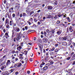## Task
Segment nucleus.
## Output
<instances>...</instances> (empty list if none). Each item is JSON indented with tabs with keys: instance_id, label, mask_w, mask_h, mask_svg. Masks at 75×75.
Wrapping results in <instances>:
<instances>
[{
	"instance_id": "f257e3e1",
	"label": "nucleus",
	"mask_w": 75,
	"mask_h": 75,
	"mask_svg": "<svg viewBox=\"0 0 75 75\" xmlns=\"http://www.w3.org/2000/svg\"><path fill=\"white\" fill-rule=\"evenodd\" d=\"M10 60H7V62H6V67H8L9 65L11 64V62H10Z\"/></svg>"
},
{
	"instance_id": "f03ea898",
	"label": "nucleus",
	"mask_w": 75,
	"mask_h": 75,
	"mask_svg": "<svg viewBox=\"0 0 75 75\" xmlns=\"http://www.w3.org/2000/svg\"><path fill=\"white\" fill-rule=\"evenodd\" d=\"M38 45L40 48V51H42V46L40 45V43H38Z\"/></svg>"
},
{
	"instance_id": "7ed1b4c3",
	"label": "nucleus",
	"mask_w": 75,
	"mask_h": 75,
	"mask_svg": "<svg viewBox=\"0 0 75 75\" xmlns=\"http://www.w3.org/2000/svg\"><path fill=\"white\" fill-rule=\"evenodd\" d=\"M20 7V4H16V6L15 7V9L18 8Z\"/></svg>"
},
{
	"instance_id": "20e7f679",
	"label": "nucleus",
	"mask_w": 75,
	"mask_h": 75,
	"mask_svg": "<svg viewBox=\"0 0 75 75\" xmlns=\"http://www.w3.org/2000/svg\"><path fill=\"white\" fill-rule=\"evenodd\" d=\"M69 31H70V32L71 33L72 32L74 31L73 29H72V27L71 26H70L69 28Z\"/></svg>"
},
{
	"instance_id": "39448f33",
	"label": "nucleus",
	"mask_w": 75,
	"mask_h": 75,
	"mask_svg": "<svg viewBox=\"0 0 75 75\" xmlns=\"http://www.w3.org/2000/svg\"><path fill=\"white\" fill-rule=\"evenodd\" d=\"M47 8H48V10H51L52 9V7L51 6H47Z\"/></svg>"
},
{
	"instance_id": "423d86ee",
	"label": "nucleus",
	"mask_w": 75,
	"mask_h": 75,
	"mask_svg": "<svg viewBox=\"0 0 75 75\" xmlns=\"http://www.w3.org/2000/svg\"><path fill=\"white\" fill-rule=\"evenodd\" d=\"M5 23L6 24H9V19H8L7 18L6 19Z\"/></svg>"
},
{
	"instance_id": "0eeeda50",
	"label": "nucleus",
	"mask_w": 75,
	"mask_h": 75,
	"mask_svg": "<svg viewBox=\"0 0 75 75\" xmlns=\"http://www.w3.org/2000/svg\"><path fill=\"white\" fill-rule=\"evenodd\" d=\"M62 41H66L67 39V37H62Z\"/></svg>"
},
{
	"instance_id": "6e6552de",
	"label": "nucleus",
	"mask_w": 75,
	"mask_h": 75,
	"mask_svg": "<svg viewBox=\"0 0 75 75\" xmlns=\"http://www.w3.org/2000/svg\"><path fill=\"white\" fill-rule=\"evenodd\" d=\"M43 41L44 42H45V43H47V38H44L43 39Z\"/></svg>"
},
{
	"instance_id": "1a4fd4ad",
	"label": "nucleus",
	"mask_w": 75,
	"mask_h": 75,
	"mask_svg": "<svg viewBox=\"0 0 75 75\" xmlns=\"http://www.w3.org/2000/svg\"><path fill=\"white\" fill-rule=\"evenodd\" d=\"M9 75V73L8 72L6 71L5 73H4L3 75Z\"/></svg>"
},
{
	"instance_id": "9d476101",
	"label": "nucleus",
	"mask_w": 75,
	"mask_h": 75,
	"mask_svg": "<svg viewBox=\"0 0 75 75\" xmlns=\"http://www.w3.org/2000/svg\"><path fill=\"white\" fill-rule=\"evenodd\" d=\"M21 39V36H20L19 35L18 37H17L16 38V41H18L19 40H20Z\"/></svg>"
},
{
	"instance_id": "9b49d317",
	"label": "nucleus",
	"mask_w": 75,
	"mask_h": 75,
	"mask_svg": "<svg viewBox=\"0 0 75 75\" xmlns=\"http://www.w3.org/2000/svg\"><path fill=\"white\" fill-rule=\"evenodd\" d=\"M37 25H35V24H33L32 26H31V28H35V27H37Z\"/></svg>"
},
{
	"instance_id": "f8f14e48",
	"label": "nucleus",
	"mask_w": 75,
	"mask_h": 75,
	"mask_svg": "<svg viewBox=\"0 0 75 75\" xmlns=\"http://www.w3.org/2000/svg\"><path fill=\"white\" fill-rule=\"evenodd\" d=\"M17 49L18 51H20L21 49V46H19V47H17Z\"/></svg>"
},
{
	"instance_id": "ddd939ff",
	"label": "nucleus",
	"mask_w": 75,
	"mask_h": 75,
	"mask_svg": "<svg viewBox=\"0 0 75 75\" xmlns=\"http://www.w3.org/2000/svg\"><path fill=\"white\" fill-rule=\"evenodd\" d=\"M48 66H45V67H44L43 68V70H44L45 71V70H47V69L48 68Z\"/></svg>"
},
{
	"instance_id": "4468645a",
	"label": "nucleus",
	"mask_w": 75,
	"mask_h": 75,
	"mask_svg": "<svg viewBox=\"0 0 75 75\" xmlns=\"http://www.w3.org/2000/svg\"><path fill=\"white\" fill-rule=\"evenodd\" d=\"M66 19H67L69 22H71V19L69 18V17H67L66 18Z\"/></svg>"
},
{
	"instance_id": "2eb2a0df",
	"label": "nucleus",
	"mask_w": 75,
	"mask_h": 75,
	"mask_svg": "<svg viewBox=\"0 0 75 75\" xmlns=\"http://www.w3.org/2000/svg\"><path fill=\"white\" fill-rule=\"evenodd\" d=\"M49 62L50 63L51 65H53V64H54V62L52 60H50Z\"/></svg>"
},
{
	"instance_id": "dca6fc26",
	"label": "nucleus",
	"mask_w": 75,
	"mask_h": 75,
	"mask_svg": "<svg viewBox=\"0 0 75 75\" xmlns=\"http://www.w3.org/2000/svg\"><path fill=\"white\" fill-rule=\"evenodd\" d=\"M16 28V32H19V31H20V30L19 28H18L17 27H16V28Z\"/></svg>"
},
{
	"instance_id": "f3484780",
	"label": "nucleus",
	"mask_w": 75,
	"mask_h": 75,
	"mask_svg": "<svg viewBox=\"0 0 75 75\" xmlns=\"http://www.w3.org/2000/svg\"><path fill=\"white\" fill-rule=\"evenodd\" d=\"M51 16L50 15H47L46 16V18H51Z\"/></svg>"
},
{
	"instance_id": "a211bd4d",
	"label": "nucleus",
	"mask_w": 75,
	"mask_h": 75,
	"mask_svg": "<svg viewBox=\"0 0 75 75\" xmlns=\"http://www.w3.org/2000/svg\"><path fill=\"white\" fill-rule=\"evenodd\" d=\"M25 41H26V42H27L28 41H29V39H28V38L27 37H26L25 38Z\"/></svg>"
},
{
	"instance_id": "6ab92c4d",
	"label": "nucleus",
	"mask_w": 75,
	"mask_h": 75,
	"mask_svg": "<svg viewBox=\"0 0 75 75\" xmlns=\"http://www.w3.org/2000/svg\"><path fill=\"white\" fill-rule=\"evenodd\" d=\"M57 34L58 35H60L61 34V31H58L57 32Z\"/></svg>"
},
{
	"instance_id": "aec40b11",
	"label": "nucleus",
	"mask_w": 75,
	"mask_h": 75,
	"mask_svg": "<svg viewBox=\"0 0 75 75\" xmlns=\"http://www.w3.org/2000/svg\"><path fill=\"white\" fill-rule=\"evenodd\" d=\"M16 32V30L14 29L13 30V34H14L15 32Z\"/></svg>"
},
{
	"instance_id": "412c9836",
	"label": "nucleus",
	"mask_w": 75,
	"mask_h": 75,
	"mask_svg": "<svg viewBox=\"0 0 75 75\" xmlns=\"http://www.w3.org/2000/svg\"><path fill=\"white\" fill-rule=\"evenodd\" d=\"M23 17H26L27 16V14L25 13H23Z\"/></svg>"
},
{
	"instance_id": "4be33fe9",
	"label": "nucleus",
	"mask_w": 75,
	"mask_h": 75,
	"mask_svg": "<svg viewBox=\"0 0 75 75\" xmlns=\"http://www.w3.org/2000/svg\"><path fill=\"white\" fill-rule=\"evenodd\" d=\"M22 65V64L21 63H20L19 64H18V66H17V67L18 68L19 67H21V66Z\"/></svg>"
},
{
	"instance_id": "5701e85b",
	"label": "nucleus",
	"mask_w": 75,
	"mask_h": 75,
	"mask_svg": "<svg viewBox=\"0 0 75 75\" xmlns=\"http://www.w3.org/2000/svg\"><path fill=\"white\" fill-rule=\"evenodd\" d=\"M33 20V19L32 18H31L28 20L29 21H30L31 22H32Z\"/></svg>"
},
{
	"instance_id": "b1692460",
	"label": "nucleus",
	"mask_w": 75,
	"mask_h": 75,
	"mask_svg": "<svg viewBox=\"0 0 75 75\" xmlns=\"http://www.w3.org/2000/svg\"><path fill=\"white\" fill-rule=\"evenodd\" d=\"M48 59V56H46L45 57V61H47Z\"/></svg>"
},
{
	"instance_id": "393cba45",
	"label": "nucleus",
	"mask_w": 75,
	"mask_h": 75,
	"mask_svg": "<svg viewBox=\"0 0 75 75\" xmlns=\"http://www.w3.org/2000/svg\"><path fill=\"white\" fill-rule=\"evenodd\" d=\"M14 69H11V70H10L9 71L10 72H11V73L12 72H13V71H14Z\"/></svg>"
},
{
	"instance_id": "a878e982",
	"label": "nucleus",
	"mask_w": 75,
	"mask_h": 75,
	"mask_svg": "<svg viewBox=\"0 0 75 75\" xmlns=\"http://www.w3.org/2000/svg\"><path fill=\"white\" fill-rule=\"evenodd\" d=\"M24 34L25 35H27V34H28V32H25L24 33Z\"/></svg>"
},
{
	"instance_id": "bb28decb",
	"label": "nucleus",
	"mask_w": 75,
	"mask_h": 75,
	"mask_svg": "<svg viewBox=\"0 0 75 75\" xmlns=\"http://www.w3.org/2000/svg\"><path fill=\"white\" fill-rule=\"evenodd\" d=\"M44 34L45 35V37H46L47 36L46 35H47V32H46L44 31Z\"/></svg>"
},
{
	"instance_id": "cd10ccee",
	"label": "nucleus",
	"mask_w": 75,
	"mask_h": 75,
	"mask_svg": "<svg viewBox=\"0 0 75 75\" xmlns=\"http://www.w3.org/2000/svg\"><path fill=\"white\" fill-rule=\"evenodd\" d=\"M34 13V11H31L30 13V16H31V15L32 14H33V13Z\"/></svg>"
},
{
	"instance_id": "c85d7f7f",
	"label": "nucleus",
	"mask_w": 75,
	"mask_h": 75,
	"mask_svg": "<svg viewBox=\"0 0 75 75\" xmlns=\"http://www.w3.org/2000/svg\"><path fill=\"white\" fill-rule=\"evenodd\" d=\"M72 59L73 60L75 59V55L74 54L72 56Z\"/></svg>"
},
{
	"instance_id": "c756f323",
	"label": "nucleus",
	"mask_w": 75,
	"mask_h": 75,
	"mask_svg": "<svg viewBox=\"0 0 75 75\" xmlns=\"http://www.w3.org/2000/svg\"><path fill=\"white\" fill-rule=\"evenodd\" d=\"M46 32H47V33H49V31H50L49 29H47L46 30Z\"/></svg>"
},
{
	"instance_id": "7c9ffc66",
	"label": "nucleus",
	"mask_w": 75,
	"mask_h": 75,
	"mask_svg": "<svg viewBox=\"0 0 75 75\" xmlns=\"http://www.w3.org/2000/svg\"><path fill=\"white\" fill-rule=\"evenodd\" d=\"M58 16V15H55L54 17V19H57V16Z\"/></svg>"
},
{
	"instance_id": "2f4dec72",
	"label": "nucleus",
	"mask_w": 75,
	"mask_h": 75,
	"mask_svg": "<svg viewBox=\"0 0 75 75\" xmlns=\"http://www.w3.org/2000/svg\"><path fill=\"white\" fill-rule=\"evenodd\" d=\"M50 65H51V64L50 63H47L46 64V65H47V67H50Z\"/></svg>"
},
{
	"instance_id": "473e14b6",
	"label": "nucleus",
	"mask_w": 75,
	"mask_h": 75,
	"mask_svg": "<svg viewBox=\"0 0 75 75\" xmlns=\"http://www.w3.org/2000/svg\"><path fill=\"white\" fill-rule=\"evenodd\" d=\"M63 45H64V46H66V45H67V43L66 42H64V43H63Z\"/></svg>"
},
{
	"instance_id": "72a5a7b5",
	"label": "nucleus",
	"mask_w": 75,
	"mask_h": 75,
	"mask_svg": "<svg viewBox=\"0 0 75 75\" xmlns=\"http://www.w3.org/2000/svg\"><path fill=\"white\" fill-rule=\"evenodd\" d=\"M51 31L52 34H54V33H55V30H52Z\"/></svg>"
},
{
	"instance_id": "f704fd0d",
	"label": "nucleus",
	"mask_w": 75,
	"mask_h": 75,
	"mask_svg": "<svg viewBox=\"0 0 75 75\" xmlns=\"http://www.w3.org/2000/svg\"><path fill=\"white\" fill-rule=\"evenodd\" d=\"M71 57H67V58L66 59L67 60H69L70 59H71Z\"/></svg>"
},
{
	"instance_id": "c9c22d12",
	"label": "nucleus",
	"mask_w": 75,
	"mask_h": 75,
	"mask_svg": "<svg viewBox=\"0 0 75 75\" xmlns=\"http://www.w3.org/2000/svg\"><path fill=\"white\" fill-rule=\"evenodd\" d=\"M38 14H39L37 13L34 15V17H37L38 16Z\"/></svg>"
},
{
	"instance_id": "e433bc0d",
	"label": "nucleus",
	"mask_w": 75,
	"mask_h": 75,
	"mask_svg": "<svg viewBox=\"0 0 75 75\" xmlns=\"http://www.w3.org/2000/svg\"><path fill=\"white\" fill-rule=\"evenodd\" d=\"M9 25H12V21H10Z\"/></svg>"
},
{
	"instance_id": "4c0bfd02",
	"label": "nucleus",
	"mask_w": 75,
	"mask_h": 75,
	"mask_svg": "<svg viewBox=\"0 0 75 75\" xmlns=\"http://www.w3.org/2000/svg\"><path fill=\"white\" fill-rule=\"evenodd\" d=\"M73 54H74V52H72L71 53L70 55H71V56H72V55H73Z\"/></svg>"
},
{
	"instance_id": "58836bf2",
	"label": "nucleus",
	"mask_w": 75,
	"mask_h": 75,
	"mask_svg": "<svg viewBox=\"0 0 75 75\" xmlns=\"http://www.w3.org/2000/svg\"><path fill=\"white\" fill-rule=\"evenodd\" d=\"M18 64H15V65L13 66L14 68H15V67L18 66Z\"/></svg>"
},
{
	"instance_id": "ea45409f",
	"label": "nucleus",
	"mask_w": 75,
	"mask_h": 75,
	"mask_svg": "<svg viewBox=\"0 0 75 75\" xmlns=\"http://www.w3.org/2000/svg\"><path fill=\"white\" fill-rule=\"evenodd\" d=\"M9 27H10V26L8 25H6V28H9Z\"/></svg>"
},
{
	"instance_id": "a19ab883",
	"label": "nucleus",
	"mask_w": 75,
	"mask_h": 75,
	"mask_svg": "<svg viewBox=\"0 0 75 75\" xmlns=\"http://www.w3.org/2000/svg\"><path fill=\"white\" fill-rule=\"evenodd\" d=\"M24 52H25V55H27V52L26 50H25Z\"/></svg>"
},
{
	"instance_id": "79ce46f5",
	"label": "nucleus",
	"mask_w": 75,
	"mask_h": 75,
	"mask_svg": "<svg viewBox=\"0 0 75 75\" xmlns=\"http://www.w3.org/2000/svg\"><path fill=\"white\" fill-rule=\"evenodd\" d=\"M55 50V48L54 47H53L52 49H51V51H53Z\"/></svg>"
},
{
	"instance_id": "37998d69",
	"label": "nucleus",
	"mask_w": 75,
	"mask_h": 75,
	"mask_svg": "<svg viewBox=\"0 0 75 75\" xmlns=\"http://www.w3.org/2000/svg\"><path fill=\"white\" fill-rule=\"evenodd\" d=\"M54 54V52H51L50 53V54L51 55H52Z\"/></svg>"
},
{
	"instance_id": "c03bdc74",
	"label": "nucleus",
	"mask_w": 75,
	"mask_h": 75,
	"mask_svg": "<svg viewBox=\"0 0 75 75\" xmlns=\"http://www.w3.org/2000/svg\"><path fill=\"white\" fill-rule=\"evenodd\" d=\"M12 16H13V17H15L16 16V15L15 14L13 13L12 15Z\"/></svg>"
},
{
	"instance_id": "a18cd8bd",
	"label": "nucleus",
	"mask_w": 75,
	"mask_h": 75,
	"mask_svg": "<svg viewBox=\"0 0 75 75\" xmlns=\"http://www.w3.org/2000/svg\"><path fill=\"white\" fill-rule=\"evenodd\" d=\"M25 28L26 30H28V27H27V26H25Z\"/></svg>"
},
{
	"instance_id": "49530a36",
	"label": "nucleus",
	"mask_w": 75,
	"mask_h": 75,
	"mask_svg": "<svg viewBox=\"0 0 75 75\" xmlns=\"http://www.w3.org/2000/svg\"><path fill=\"white\" fill-rule=\"evenodd\" d=\"M5 37L6 39H7V38H8V37H9V36L8 35H7V36H6Z\"/></svg>"
},
{
	"instance_id": "de8ad7c7",
	"label": "nucleus",
	"mask_w": 75,
	"mask_h": 75,
	"mask_svg": "<svg viewBox=\"0 0 75 75\" xmlns=\"http://www.w3.org/2000/svg\"><path fill=\"white\" fill-rule=\"evenodd\" d=\"M55 2H54V4H55V5H57V1H55Z\"/></svg>"
},
{
	"instance_id": "09e8293b",
	"label": "nucleus",
	"mask_w": 75,
	"mask_h": 75,
	"mask_svg": "<svg viewBox=\"0 0 75 75\" xmlns=\"http://www.w3.org/2000/svg\"><path fill=\"white\" fill-rule=\"evenodd\" d=\"M58 51V50L57 49H56L55 50V52H57Z\"/></svg>"
},
{
	"instance_id": "8fccbe9b",
	"label": "nucleus",
	"mask_w": 75,
	"mask_h": 75,
	"mask_svg": "<svg viewBox=\"0 0 75 75\" xmlns=\"http://www.w3.org/2000/svg\"><path fill=\"white\" fill-rule=\"evenodd\" d=\"M72 65H75V61H74L73 62Z\"/></svg>"
},
{
	"instance_id": "3c124183",
	"label": "nucleus",
	"mask_w": 75,
	"mask_h": 75,
	"mask_svg": "<svg viewBox=\"0 0 75 75\" xmlns=\"http://www.w3.org/2000/svg\"><path fill=\"white\" fill-rule=\"evenodd\" d=\"M27 23H28L29 25H31V22H30V21L29 22L27 21Z\"/></svg>"
},
{
	"instance_id": "603ef678",
	"label": "nucleus",
	"mask_w": 75,
	"mask_h": 75,
	"mask_svg": "<svg viewBox=\"0 0 75 75\" xmlns=\"http://www.w3.org/2000/svg\"><path fill=\"white\" fill-rule=\"evenodd\" d=\"M18 61V59L17 58H15V62H16V61Z\"/></svg>"
},
{
	"instance_id": "864d4df0",
	"label": "nucleus",
	"mask_w": 75,
	"mask_h": 75,
	"mask_svg": "<svg viewBox=\"0 0 75 75\" xmlns=\"http://www.w3.org/2000/svg\"><path fill=\"white\" fill-rule=\"evenodd\" d=\"M67 33H68V31H69V28H67Z\"/></svg>"
},
{
	"instance_id": "5fc2aeb1",
	"label": "nucleus",
	"mask_w": 75,
	"mask_h": 75,
	"mask_svg": "<svg viewBox=\"0 0 75 75\" xmlns=\"http://www.w3.org/2000/svg\"><path fill=\"white\" fill-rule=\"evenodd\" d=\"M58 17H61V15L60 14L58 15Z\"/></svg>"
},
{
	"instance_id": "6e6d98bb",
	"label": "nucleus",
	"mask_w": 75,
	"mask_h": 75,
	"mask_svg": "<svg viewBox=\"0 0 75 75\" xmlns=\"http://www.w3.org/2000/svg\"><path fill=\"white\" fill-rule=\"evenodd\" d=\"M27 2H28V0H25V3H26Z\"/></svg>"
},
{
	"instance_id": "4d7b16f0",
	"label": "nucleus",
	"mask_w": 75,
	"mask_h": 75,
	"mask_svg": "<svg viewBox=\"0 0 75 75\" xmlns=\"http://www.w3.org/2000/svg\"><path fill=\"white\" fill-rule=\"evenodd\" d=\"M70 75H73L72 74V73L71 72H69Z\"/></svg>"
},
{
	"instance_id": "13d9d810",
	"label": "nucleus",
	"mask_w": 75,
	"mask_h": 75,
	"mask_svg": "<svg viewBox=\"0 0 75 75\" xmlns=\"http://www.w3.org/2000/svg\"><path fill=\"white\" fill-rule=\"evenodd\" d=\"M38 25H40V24H41V23L40 22H38Z\"/></svg>"
},
{
	"instance_id": "bf43d9fd",
	"label": "nucleus",
	"mask_w": 75,
	"mask_h": 75,
	"mask_svg": "<svg viewBox=\"0 0 75 75\" xmlns=\"http://www.w3.org/2000/svg\"><path fill=\"white\" fill-rule=\"evenodd\" d=\"M5 36H7V35H8L7 33H6L5 34Z\"/></svg>"
},
{
	"instance_id": "052dcab7",
	"label": "nucleus",
	"mask_w": 75,
	"mask_h": 75,
	"mask_svg": "<svg viewBox=\"0 0 75 75\" xmlns=\"http://www.w3.org/2000/svg\"><path fill=\"white\" fill-rule=\"evenodd\" d=\"M27 73L28 74H30V71H27Z\"/></svg>"
},
{
	"instance_id": "680f3d73",
	"label": "nucleus",
	"mask_w": 75,
	"mask_h": 75,
	"mask_svg": "<svg viewBox=\"0 0 75 75\" xmlns=\"http://www.w3.org/2000/svg\"><path fill=\"white\" fill-rule=\"evenodd\" d=\"M4 67L2 66L1 68V69H4Z\"/></svg>"
},
{
	"instance_id": "e2e57ef3",
	"label": "nucleus",
	"mask_w": 75,
	"mask_h": 75,
	"mask_svg": "<svg viewBox=\"0 0 75 75\" xmlns=\"http://www.w3.org/2000/svg\"><path fill=\"white\" fill-rule=\"evenodd\" d=\"M4 4H6V0H5L4 1Z\"/></svg>"
},
{
	"instance_id": "0e129e2a",
	"label": "nucleus",
	"mask_w": 75,
	"mask_h": 75,
	"mask_svg": "<svg viewBox=\"0 0 75 75\" xmlns=\"http://www.w3.org/2000/svg\"><path fill=\"white\" fill-rule=\"evenodd\" d=\"M71 25H72V26H75V23H72L71 24Z\"/></svg>"
},
{
	"instance_id": "69168bd1",
	"label": "nucleus",
	"mask_w": 75,
	"mask_h": 75,
	"mask_svg": "<svg viewBox=\"0 0 75 75\" xmlns=\"http://www.w3.org/2000/svg\"><path fill=\"white\" fill-rule=\"evenodd\" d=\"M31 30H29L27 32L28 33H31Z\"/></svg>"
},
{
	"instance_id": "338daca9",
	"label": "nucleus",
	"mask_w": 75,
	"mask_h": 75,
	"mask_svg": "<svg viewBox=\"0 0 75 75\" xmlns=\"http://www.w3.org/2000/svg\"><path fill=\"white\" fill-rule=\"evenodd\" d=\"M30 62L33 61V59L32 58H30Z\"/></svg>"
},
{
	"instance_id": "774afa93",
	"label": "nucleus",
	"mask_w": 75,
	"mask_h": 75,
	"mask_svg": "<svg viewBox=\"0 0 75 75\" xmlns=\"http://www.w3.org/2000/svg\"><path fill=\"white\" fill-rule=\"evenodd\" d=\"M18 74V71H16L15 72V74H16V75H17Z\"/></svg>"
}]
</instances>
